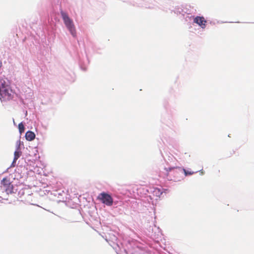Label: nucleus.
I'll use <instances>...</instances> for the list:
<instances>
[{"label": "nucleus", "mask_w": 254, "mask_h": 254, "mask_svg": "<svg viewBox=\"0 0 254 254\" xmlns=\"http://www.w3.org/2000/svg\"><path fill=\"white\" fill-rule=\"evenodd\" d=\"M60 12L65 27L73 37H76V31L72 19L63 10H61Z\"/></svg>", "instance_id": "f257e3e1"}, {"label": "nucleus", "mask_w": 254, "mask_h": 254, "mask_svg": "<svg viewBox=\"0 0 254 254\" xmlns=\"http://www.w3.org/2000/svg\"><path fill=\"white\" fill-rule=\"evenodd\" d=\"M165 175L169 181H179L182 174L181 170L179 167H170L165 168Z\"/></svg>", "instance_id": "f03ea898"}, {"label": "nucleus", "mask_w": 254, "mask_h": 254, "mask_svg": "<svg viewBox=\"0 0 254 254\" xmlns=\"http://www.w3.org/2000/svg\"><path fill=\"white\" fill-rule=\"evenodd\" d=\"M97 199L100 200L103 203L107 206H111L113 203L112 196L105 192H102L99 194Z\"/></svg>", "instance_id": "7ed1b4c3"}, {"label": "nucleus", "mask_w": 254, "mask_h": 254, "mask_svg": "<svg viewBox=\"0 0 254 254\" xmlns=\"http://www.w3.org/2000/svg\"><path fill=\"white\" fill-rule=\"evenodd\" d=\"M13 95L12 91L9 88H4L0 90V98H2L4 100H9L13 98Z\"/></svg>", "instance_id": "20e7f679"}, {"label": "nucleus", "mask_w": 254, "mask_h": 254, "mask_svg": "<svg viewBox=\"0 0 254 254\" xmlns=\"http://www.w3.org/2000/svg\"><path fill=\"white\" fill-rule=\"evenodd\" d=\"M1 184L7 193H11L13 191V185L7 178H3L1 181Z\"/></svg>", "instance_id": "39448f33"}, {"label": "nucleus", "mask_w": 254, "mask_h": 254, "mask_svg": "<svg viewBox=\"0 0 254 254\" xmlns=\"http://www.w3.org/2000/svg\"><path fill=\"white\" fill-rule=\"evenodd\" d=\"M193 22L197 24L202 28L205 27L207 22L206 20L203 16H196L194 18Z\"/></svg>", "instance_id": "423d86ee"}, {"label": "nucleus", "mask_w": 254, "mask_h": 254, "mask_svg": "<svg viewBox=\"0 0 254 254\" xmlns=\"http://www.w3.org/2000/svg\"><path fill=\"white\" fill-rule=\"evenodd\" d=\"M19 147H20V142L18 141V142H17V148L16 150H15V151L14 152V159H13V163H15L22 154V152L20 150Z\"/></svg>", "instance_id": "0eeeda50"}, {"label": "nucleus", "mask_w": 254, "mask_h": 254, "mask_svg": "<svg viewBox=\"0 0 254 254\" xmlns=\"http://www.w3.org/2000/svg\"><path fill=\"white\" fill-rule=\"evenodd\" d=\"M26 139L28 141L33 140L35 137V133L31 131H28L25 134Z\"/></svg>", "instance_id": "6e6552de"}, {"label": "nucleus", "mask_w": 254, "mask_h": 254, "mask_svg": "<svg viewBox=\"0 0 254 254\" xmlns=\"http://www.w3.org/2000/svg\"><path fill=\"white\" fill-rule=\"evenodd\" d=\"M152 193L154 196H155L159 198L161 194H162V191L160 189L155 188H154Z\"/></svg>", "instance_id": "1a4fd4ad"}, {"label": "nucleus", "mask_w": 254, "mask_h": 254, "mask_svg": "<svg viewBox=\"0 0 254 254\" xmlns=\"http://www.w3.org/2000/svg\"><path fill=\"white\" fill-rule=\"evenodd\" d=\"M18 128L20 133H22L24 131V126L22 123H20L18 125Z\"/></svg>", "instance_id": "9d476101"}, {"label": "nucleus", "mask_w": 254, "mask_h": 254, "mask_svg": "<svg viewBox=\"0 0 254 254\" xmlns=\"http://www.w3.org/2000/svg\"><path fill=\"white\" fill-rule=\"evenodd\" d=\"M183 172H184L185 174V176H188V175H192L193 174V172H190V171H187L186 169H183Z\"/></svg>", "instance_id": "9b49d317"}]
</instances>
